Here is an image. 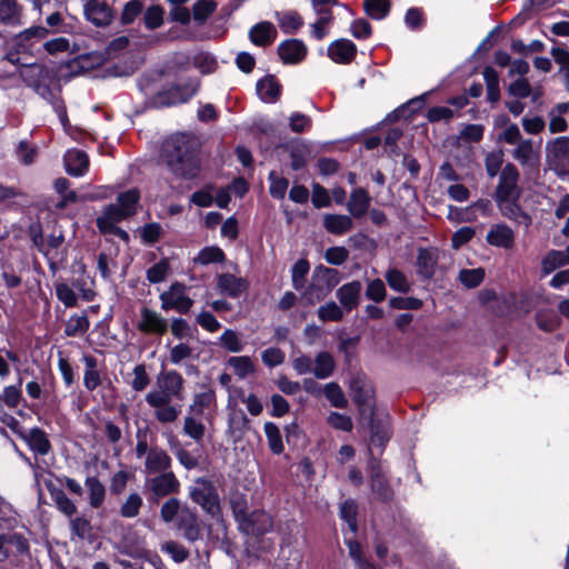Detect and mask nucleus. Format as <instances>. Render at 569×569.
Segmentation results:
<instances>
[{
	"instance_id": "obj_63",
	"label": "nucleus",
	"mask_w": 569,
	"mask_h": 569,
	"mask_svg": "<svg viewBox=\"0 0 569 569\" xmlns=\"http://www.w3.org/2000/svg\"><path fill=\"white\" fill-rule=\"evenodd\" d=\"M311 201L316 208H326L330 206L331 199L327 189L319 183H313Z\"/></svg>"
},
{
	"instance_id": "obj_60",
	"label": "nucleus",
	"mask_w": 569,
	"mask_h": 569,
	"mask_svg": "<svg viewBox=\"0 0 569 569\" xmlns=\"http://www.w3.org/2000/svg\"><path fill=\"white\" fill-rule=\"evenodd\" d=\"M291 365L293 370L300 376L312 373L313 360L307 355L297 353L292 356Z\"/></svg>"
},
{
	"instance_id": "obj_55",
	"label": "nucleus",
	"mask_w": 569,
	"mask_h": 569,
	"mask_svg": "<svg viewBox=\"0 0 569 569\" xmlns=\"http://www.w3.org/2000/svg\"><path fill=\"white\" fill-rule=\"evenodd\" d=\"M357 506L352 500H347L341 505L340 516L348 523V527L352 533L357 531Z\"/></svg>"
},
{
	"instance_id": "obj_42",
	"label": "nucleus",
	"mask_w": 569,
	"mask_h": 569,
	"mask_svg": "<svg viewBox=\"0 0 569 569\" xmlns=\"http://www.w3.org/2000/svg\"><path fill=\"white\" fill-rule=\"evenodd\" d=\"M73 47L74 46L69 41V39L63 37L54 38L43 43L44 50L52 56L59 53H73Z\"/></svg>"
},
{
	"instance_id": "obj_2",
	"label": "nucleus",
	"mask_w": 569,
	"mask_h": 569,
	"mask_svg": "<svg viewBox=\"0 0 569 569\" xmlns=\"http://www.w3.org/2000/svg\"><path fill=\"white\" fill-rule=\"evenodd\" d=\"M164 158L172 173L193 178L199 171V160L196 154L194 143L186 136H177L164 144Z\"/></svg>"
},
{
	"instance_id": "obj_23",
	"label": "nucleus",
	"mask_w": 569,
	"mask_h": 569,
	"mask_svg": "<svg viewBox=\"0 0 569 569\" xmlns=\"http://www.w3.org/2000/svg\"><path fill=\"white\" fill-rule=\"evenodd\" d=\"M217 283L222 293L232 298L240 296L248 288V282L244 279L230 273L219 276Z\"/></svg>"
},
{
	"instance_id": "obj_14",
	"label": "nucleus",
	"mask_w": 569,
	"mask_h": 569,
	"mask_svg": "<svg viewBox=\"0 0 569 569\" xmlns=\"http://www.w3.org/2000/svg\"><path fill=\"white\" fill-rule=\"evenodd\" d=\"M547 158L555 168L565 167L569 161V138L558 137L548 142Z\"/></svg>"
},
{
	"instance_id": "obj_31",
	"label": "nucleus",
	"mask_w": 569,
	"mask_h": 569,
	"mask_svg": "<svg viewBox=\"0 0 569 569\" xmlns=\"http://www.w3.org/2000/svg\"><path fill=\"white\" fill-rule=\"evenodd\" d=\"M257 92L261 100L273 102L280 94V87L273 77H267L258 81Z\"/></svg>"
},
{
	"instance_id": "obj_13",
	"label": "nucleus",
	"mask_w": 569,
	"mask_h": 569,
	"mask_svg": "<svg viewBox=\"0 0 569 569\" xmlns=\"http://www.w3.org/2000/svg\"><path fill=\"white\" fill-rule=\"evenodd\" d=\"M149 486L152 493L157 498L166 497L171 493H177L180 488V482L171 471H164L149 480Z\"/></svg>"
},
{
	"instance_id": "obj_22",
	"label": "nucleus",
	"mask_w": 569,
	"mask_h": 569,
	"mask_svg": "<svg viewBox=\"0 0 569 569\" xmlns=\"http://www.w3.org/2000/svg\"><path fill=\"white\" fill-rule=\"evenodd\" d=\"M22 10L17 0H0V24L18 27L21 21Z\"/></svg>"
},
{
	"instance_id": "obj_28",
	"label": "nucleus",
	"mask_w": 569,
	"mask_h": 569,
	"mask_svg": "<svg viewBox=\"0 0 569 569\" xmlns=\"http://www.w3.org/2000/svg\"><path fill=\"white\" fill-rule=\"evenodd\" d=\"M438 261L433 249H420L417 257L418 272L426 278L432 277Z\"/></svg>"
},
{
	"instance_id": "obj_49",
	"label": "nucleus",
	"mask_w": 569,
	"mask_h": 569,
	"mask_svg": "<svg viewBox=\"0 0 569 569\" xmlns=\"http://www.w3.org/2000/svg\"><path fill=\"white\" fill-rule=\"evenodd\" d=\"M485 278V271L481 268L463 269L459 272V280L467 288H475L481 283Z\"/></svg>"
},
{
	"instance_id": "obj_12",
	"label": "nucleus",
	"mask_w": 569,
	"mask_h": 569,
	"mask_svg": "<svg viewBox=\"0 0 569 569\" xmlns=\"http://www.w3.org/2000/svg\"><path fill=\"white\" fill-rule=\"evenodd\" d=\"M240 526L247 533L259 536L269 532L273 527V522L270 515L259 510L243 516Z\"/></svg>"
},
{
	"instance_id": "obj_37",
	"label": "nucleus",
	"mask_w": 569,
	"mask_h": 569,
	"mask_svg": "<svg viewBox=\"0 0 569 569\" xmlns=\"http://www.w3.org/2000/svg\"><path fill=\"white\" fill-rule=\"evenodd\" d=\"M223 259V251L217 246H211L200 250L198 256L193 259V262L196 264L207 266L214 262H221Z\"/></svg>"
},
{
	"instance_id": "obj_9",
	"label": "nucleus",
	"mask_w": 569,
	"mask_h": 569,
	"mask_svg": "<svg viewBox=\"0 0 569 569\" xmlns=\"http://www.w3.org/2000/svg\"><path fill=\"white\" fill-rule=\"evenodd\" d=\"M126 217H128L127 209H121L120 206L110 204L103 210L102 214L97 218V227L102 233L116 234L123 241H128L129 234L116 226L117 222Z\"/></svg>"
},
{
	"instance_id": "obj_26",
	"label": "nucleus",
	"mask_w": 569,
	"mask_h": 569,
	"mask_svg": "<svg viewBox=\"0 0 569 569\" xmlns=\"http://www.w3.org/2000/svg\"><path fill=\"white\" fill-rule=\"evenodd\" d=\"M335 369L336 361L329 352L321 351L316 355L312 366V375L317 379L329 378L333 373Z\"/></svg>"
},
{
	"instance_id": "obj_52",
	"label": "nucleus",
	"mask_w": 569,
	"mask_h": 569,
	"mask_svg": "<svg viewBox=\"0 0 569 569\" xmlns=\"http://www.w3.org/2000/svg\"><path fill=\"white\" fill-rule=\"evenodd\" d=\"M142 498L138 493H131L121 506L120 513L124 518H133L139 513Z\"/></svg>"
},
{
	"instance_id": "obj_58",
	"label": "nucleus",
	"mask_w": 569,
	"mask_h": 569,
	"mask_svg": "<svg viewBox=\"0 0 569 569\" xmlns=\"http://www.w3.org/2000/svg\"><path fill=\"white\" fill-rule=\"evenodd\" d=\"M503 162V152L496 150L487 154L485 160L486 171L490 178H493L499 172Z\"/></svg>"
},
{
	"instance_id": "obj_34",
	"label": "nucleus",
	"mask_w": 569,
	"mask_h": 569,
	"mask_svg": "<svg viewBox=\"0 0 569 569\" xmlns=\"http://www.w3.org/2000/svg\"><path fill=\"white\" fill-rule=\"evenodd\" d=\"M86 487L89 495V503L92 508H99L104 501V486L94 477L86 479Z\"/></svg>"
},
{
	"instance_id": "obj_29",
	"label": "nucleus",
	"mask_w": 569,
	"mask_h": 569,
	"mask_svg": "<svg viewBox=\"0 0 569 569\" xmlns=\"http://www.w3.org/2000/svg\"><path fill=\"white\" fill-rule=\"evenodd\" d=\"M227 365L239 379H244L256 372V365L248 356L230 357L227 360Z\"/></svg>"
},
{
	"instance_id": "obj_1",
	"label": "nucleus",
	"mask_w": 569,
	"mask_h": 569,
	"mask_svg": "<svg viewBox=\"0 0 569 569\" xmlns=\"http://www.w3.org/2000/svg\"><path fill=\"white\" fill-rule=\"evenodd\" d=\"M183 379L177 371H161L157 376L156 388L146 395L147 403L154 409V417L161 423L177 420L181 410L171 405L173 398H181Z\"/></svg>"
},
{
	"instance_id": "obj_61",
	"label": "nucleus",
	"mask_w": 569,
	"mask_h": 569,
	"mask_svg": "<svg viewBox=\"0 0 569 569\" xmlns=\"http://www.w3.org/2000/svg\"><path fill=\"white\" fill-rule=\"evenodd\" d=\"M183 431L193 440L199 441L204 435V426L202 422L196 420L193 417H186L183 423Z\"/></svg>"
},
{
	"instance_id": "obj_32",
	"label": "nucleus",
	"mask_w": 569,
	"mask_h": 569,
	"mask_svg": "<svg viewBox=\"0 0 569 569\" xmlns=\"http://www.w3.org/2000/svg\"><path fill=\"white\" fill-rule=\"evenodd\" d=\"M26 440L30 448L39 455H47L50 450V442L47 435L38 428L31 429L26 435Z\"/></svg>"
},
{
	"instance_id": "obj_7",
	"label": "nucleus",
	"mask_w": 569,
	"mask_h": 569,
	"mask_svg": "<svg viewBox=\"0 0 569 569\" xmlns=\"http://www.w3.org/2000/svg\"><path fill=\"white\" fill-rule=\"evenodd\" d=\"M159 298L161 308L164 311L176 310L179 313H187L193 303L192 299L187 293V287L180 282H173Z\"/></svg>"
},
{
	"instance_id": "obj_18",
	"label": "nucleus",
	"mask_w": 569,
	"mask_h": 569,
	"mask_svg": "<svg viewBox=\"0 0 569 569\" xmlns=\"http://www.w3.org/2000/svg\"><path fill=\"white\" fill-rule=\"evenodd\" d=\"M198 90L197 81H191L183 88L177 87L167 93H161L158 97V103L161 106L177 104L190 99Z\"/></svg>"
},
{
	"instance_id": "obj_16",
	"label": "nucleus",
	"mask_w": 569,
	"mask_h": 569,
	"mask_svg": "<svg viewBox=\"0 0 569 569\" xmlns=\"http://www.w3.org/2000/svg\"><path fill=\"white\" fill-rule=\"evenodd\" d=\"M357 48L348 39H339L328 47V56L336 63H349L356 56Z\"/></svg>"
},
{
	"instance_id": "obj_27",
	"label": "nucleus",
	"mask_w": 569,
	"mask_h": 569,
	"mask_svg": "<svg viewBox=\"0 0 569 569\" xmlns=\"http://www.w3.org/2000/svg\"><path fill=\"white\" fill-rule=\"evenodd\" d=\"M249 36L254 44L267 46L276 39L277 30L272 23L263 21L253 26Z\"/></svg>"
},
{
	"instance_id": "obj_20",
	"label": "nucleus",
	"mask_w": 569,
	"mask_h": 569,
	"mask_svg": "<svg viewBox=\"0 0 569 569\" xmlns=\"http://www.w3.org/2000/svg\"><path fill=\"white\" fill-rule=\"evenodd\" d=\"M64 166L69 174L80 177L89 167V158L81 150H68L64 154Z\"/></svg>"
},
{
	"instance_id": "obj_62",
	"label": "nucleus",
	"mask_w": 569,
	"mask_h": 569,
	"mask_svg": "<svg viewBox=\"0 0 569 569\" xmlns=\"http://www.w3.org/2000/svg\"><path fill=\"white\" fill-rule=\"evenodd\" d=\"M161 550L168 553L176 562H182L188 557L187 549L176 542V541H167L161 546Z\"/></svg>"
},
{
	"instance_id": "obj_35",
	"label": "nucleus",
	"mask_w": 569,
	"mask_h": 569,
	"mask_svg": "<svg viewBox=\"0 0 569 569\" xmlns=\"http://www.w3.org/2000/svg\"><path fill=\"white\" fill-rule=\"evenodd\" d=\"M90 322L86 315H72L66 322L64 333L67 337H76L86 333Z\"/></svg>"
},
{
	"instance_id": "obj_57",
	"label": "nucleus",
	"mask_w": 569,
	"mask_h": 569,
	"mask_svg": "<svg viewBox=\"0 0 569 569\" xmlns=\"http://www.w3.org/2000/svg\"><path fill=\"white\" fill-rule=\"evenodd\" d=\"M168 271L169 262L163 259L147 270V279L151 283H159L166 279Z\"/></svg>"
},
{
	"instance_id": "obj_47",
	"label": "nucleus",
	"mask_w": 569,
	"mask_h": 569,
	"mask_svg": "<svg viewBox=\"0 0 569 569\" xmlns=\"http://www.w3.org/2000/svg\"><path fill=\"white\" fill-rule=\"evenodd\" d=\"M318 317L321 321H339L343 317V309L330 301L318 309Z\"/></svg>"
},
{
	"instance_id": "obj_53",
	"label": "nucleus",
	"mask_w": 569,
	"mask_h": 569,
	"mask_svg": "<svg viewBox=\"0 0 569 569\" xmlns=\"http://www.w3.org/2000/svg\"><path fill=\"white\" fill-rule=\"evenodd\" d=\"M270 187L269 191L273 198L283 199L289 186V181L286 178L278 176L276 172H271L269 176Z\"/></svg>"
},
{
	"instance_id": "obj_64",
	"label": "nucleus",
	"mask_w": 569,
	"mask_h": 569,
	"mask_svg": "<svg viewBox=\"0 0 569 569\" xmlns=\"http://www.w3.org/2000/svg\"><path fill=\"white\" fill-rule=\"evenodd\" d=\"M138 200H139V193L136 189L122 192L118 197V201H119L121 209H127L128 216H131L136 212V204H137Z\"/></svg>"
},
{
	"instance_id": "obj_24",
	"label": "nucleus",
	"mask_w": 569,
	"mask_h": 569,
	"mask_svg": "<svg viewBox=\"0 0 569 569\" xmlns=\"http://www.w3.org/2000/svg\"><path fill=\"white\" fill-rule=\"evenodd\" d=\"M361 291V284L359 281H351L349 283L343 284L337 291V298L339 299L342 307L350 311L353 309L359 301V296Z\"/></svg>"
},
{
	"instance_id": "obj_8",
	"label": "nucleus",
	"mask_w": 569,
	"mask_h": 569,
	"mask_svg": "<svg viewBox=\"0 0 569 569\" xmlns=\"http://www.w3.org/2000/svg\"><path fill=\"white\" fill-rule=\"evenodd\" d=\"M190 497L196 503L200 505L201 508L211 516L219 513L220 506L218 495L209 481L198 479L194 486L190 488Z\"/></svg>"
},
{
	"instance_id": "obj_36",
	"label": "nucleus",
	"mask_w": 569,
	"mask_h": 569,
	"mask_svg": "<svg viewBox=\"0 0 569 569\" xmlns=\"http://www.w3.org/2000/svg\"><path fill=\"white\" fill-rule=\"evenodd\" d=\"M263 429L270 450L274 455H280L283 451V443L280 429L273 422H266Z\"/></svg>"
},
{
	"instance_id": "obj_48",
	"label": "nucleus",
	"mask_w": 569,
	"mask_h": 569,
	"mask_svg": "<svg viewBox=\"0 0 569 569\" xmlns=\"http://www.w3.org/2000/svg\"><path fill=\"white\" fill-rule=\"evenodd\" d=\"M220 345L230 352H240L243 349V343L239 335L230 329L223 331L219 338Z\"/></svg>"
},
{
	"instance_id": "obj_6",
	"label": "nucleus",
	"mask_w": 569,
	"mask_h": 569,
	"mask_svg": "<svg viewBox=\"0 0 569 569\" xmlns=\"http://www.w3.org/2000/svg\"><path fill=\"white\" fill-rule=\"evenodd\" d=\"M49 34V30L42 26H33L30 27L20 33H18L13 39V49L14 51H10L7 54V60L12 64H21L28 66L27 62H22L19 54L28 53L30 56L33 54L34 46L47 38Z\"/></svg>"
},
{
	"instance_id": "obj_45",
	"label": "nucleus",
	"mask_w": 569,
	"mask_h": 569,
	"mask_svg": "<svg viewBox=\"0 0 569 569\" xmlns=\"http://www.w3.org/2000/svg\"><path fill=\"white\" fill-rule=\"evenodd\" d=\"M56 295L58 299L67 307L77 306L78 299L76 291L72 287H70L66 282H57L56 283Z\"/></svg>"
},
{
	"instance_id": "obj_17",
	"label": "nucleus",
	"mask_w": 569,
	"mask_h": 569,
	"mask_svg": "<svg viewBox=\"0 0 569 569\" xmlns=\"http://www.w3.org/2000/svg\"><path fill=\"white\" fill-rule=\"evenodd\" d=\"M278 53L284 63H298L306 57L307 47L301 40L290 39L278 47Z\"/></svg>"
},
{
	"instance_id": "obj_38",
	"label": "nucleus",
	"mask_w": 569,
	"mask_h": 569,
	"mask_svg": "<svg viewBox=\"0 0 569 569\" xmlns=\"http://www.w3.org/2000/svg\"><path fill=\"white\" fill-rule=\"evenodd\" d=\"M567 264L568 263L561 250H551L543 257L541 261V269L545 274H549L556 269Z\"/></svg>"
},
{
	"instance_id": "obj_10",
	"label": "nucleus",
	"mask_w": 569,
	"mask_h": 569,
	"mask_svg": "<svg viewBox=\"0 0 569 569\" xmlns=\"http://www.w3.org/2000/svg\"><path fill=\"white\" fill-rule=\"evenodd\" d=\"M83 14L96 27L108 26L113 18L112 9L104 0H84Z\"/></svg>"
},
{
	"instance_id": "obj_33",
	"label": "nucleus",
	"mask_w": 569,
	"mask_h": 569,
	"mask_svg": "<svg viewBox=\"0 0 569 569\" xmlns=\"http://www.w3.org/2000/svg\"><path fill=\"white\" fill-rule=\"evenodd\" d=\"M83 362L86 365L83 385L92 391L101 383L100 373L97 370V360L91 356H84Z\"/></svg>"
},
{
	"instance_id": "obj_56",
	"label": "nucleus",
	"mask_w": 569,
	"mask_h": 569,
	"mask_svg": "<svg viewBox=\"0 0 569 569\" xmlns=\"http://www.w3.org/2000/svg\"><path fill=\"white\" fill-rule=\"evenodd\" d=\"M143 9V4L139 0H130L128 1L121 13V22L124 24L132 23L136 18L141 13Z\"/></svg>"
},
{
	"instance_id": "obj_11",
	"label": "nucleus",
	"mask_w": 569,
	"mask_h": 569,
	"mask_svg": "<svg viewBox=\"0 0 569 569\" xmlns=\"http://www.w3.org/2000/svg\"><path fill=\"white\" fill-rule=\"evenodd\" d=\"M139 331L143 333L163 335L168 329V321L158 312L142 308L140 311V320L137 323Z\"/></svg>"
},
{
	"instance_id": "obj_41",
	"label": "nucleus",
	"mask_w": 569,
	"mask_h": 569,
	"mask_svg": "<svg viewBox=\"0 0 569 569\" xmlns=\"http://www.w3.org/2000/svg\"><path fill=\"white\" fill-rule=\"evenodd\" d=\"M278 22L284 33H295L303 23L301 17L293 11L278 14Z\"/></svg>"
},
{
	"instance_id": "obj_46",
	"label": "nucleus",
	"mask_w": 569,
	"mask_h": 569,
	"mask_svg": "<svg viewBox=\"0 0 569 569\" xmlns=\"http://www.w3.org/2000/svg\"><path fill=\"white\" fill-rule=\"evenodd\" d=\"M51 497L57 508L66 516L71 517L77 512L76 505L66 496L62 490H52Z\"/></svg>"
},
{
	"instance_id": "obj_59",
	"label": "nucleus",
	"mask_w": 569,
	"mask_h": 569,
	"mask_svg": "<svg viewBox=\"0 0 569 569\" xmlns=\"http://www.w3.org/2000/svg\"><path fill=\"white\" fill-rule=\"evenodd\" d=\"M163 22V9L160 6H151L144 12V23L148 29H157Z\"/></svg>"
},
{
	"instance_id": "obj_50",
	"label": "nucleus",
	"mask_w": 569,
	"mask_h": 569,
	"mask_svg": "<svg viewBox=\"0 0 569 569\" xmlns=\"http://www.w3.org/2000/svg\"><path fill=\"white\" fill-rule=\"evenodd\" d=\"M180 527L183 529L184 537L188 540L194 541L199 538V528L193 513L188 512L187 515H182L180 519Z\"/></svg>"
},
{
	"instance_id": "obj_15",
	"label": "nucleus",
	"mask_w": 569,
	"mask_h": 569,
	"mask_svg": "<svg viewBox=\"0 0 569 569\" xmlns=\"http://www.w3.org/2000/svg\"><path fill=\"white\" fill-rule=\"evenodd\" d=\"M486 240L490 246L511 249L515 244V232L507 224L497 223L491 226Z\"/></svg>"
},
{
	"instance_id": "obj_25",
	"label": "nucleus",
	"mask_w": 569,
	"mask_h": 569,
	"mask_svg": "<svg viewBox=\"0 0 569 569\" xmlns=\"http://www.w3.org/2000/svg\"><path fill=\"white\" fill-rule=\"evenodd\" d=\"M369 206L370 197L368 192L362 188H357L350 194V199L347 203V209L351 216L358 218L366 214Z\"/></svg>"
},
{
	"instance_id": "obj_19",
	"label": "nucleus",
	"mask_w": 569,
	"mask_h": 569,
	"mask_svg": "<svg viewBox=\"0 0 569 569\" xmlns=\"http://www.w3.org/2000/svg\"><path fill=\"white\" fill-rule=\"evenodd\" d=\"M171 466V458L169 455L159 448H151L146 457V471L148 473L164 472Z\"/></svg>"
},
{
	"instance_id": "obj_43",
	"label": "nucleus",
	"mask_w": 569,
	"mask_h": 569,
	"mask_svg": "<svg viewBox=\"0 0 569 569\" xmlns=\"http://www.w3.org/2000/svg\"><path fill=\"white\" fill-rule=\"evenodd\" d=\"M309 268V263L305 259H300L293 264L291 269V281L296 290H301L303 288Z\"/></svg>"
},
{
	"instance_id": "obj_30",
	"label": "nucleus",
	"mask_w": 569,
	"mask_h": 569,
	"mask_svg": "<svg viewBox=\"0 0 569 569\" xmlns=\"http://www.w3.org/2000/svg\"><path fill=\"white\" fill-rule=\"evenodd\" d=\"M323 226L330 233L343 234L352 228V220L346 214H326Z\"/></svg>"
},
{
	"instance_id": "obj_44",
	"label": "nucleus",
	"mask_w": 569,
	"mask_h": 569,
	"mask_svg": "<svg viewBox=\"0 0 569 569\" xmlns=\"http://www.w3.org/2000/svg\"><path fill=\"white\" fill-rule=\"evenodd\" d=\"M191 358H193V348L187 343L180 342L169 350V359L173 365H181Z\"/></svg>"
},
{
	"instance_id": "obj_40",
	"label": "nucleus",
	"mask_w": 569,
	"mask_h": 569,
	"mask_svg": "<svg viewBox=\"0 0 569 569\" xmlns=\"http://www.w3.org/2000/svg\"><path fill=\"white\" fill-rule=\"evenodd\" d=\"M323 393L333 407H336V408H346L347 407L348 400L338 383L329 382V383L325 385Z\"/></svg>"
},
{
	"instance_id": "obj_4",
	"label": "nucleus",
	"mask_w": 569,
	"mask_h": 569,
	"mask_svg": "<svg viewBox=\"0 0 569 569\" xmlns=\"http://www.w3.org/2000/svg\"><path fill=\"white\" fill-rule=\"evenodd\" d=\"M352 399L359 407L360 416L365 419H369L370 430H371V441L382 443L389 438V433L387 430H382L381 435L378 430H376V426L373 423V392L369 385L365 383L361 380H353L350 385Z\"/></svg>"
},
{
	"instance_id": "obj_39",
	"label": "nucleus",
	"mask_w": 569,
	"mask_h": 569,
	"mask_svg": "<svg viewBox=\"0 0 569 569\" xmlns=\"http://www.w3.org/2000/svg\"><path fill=\"white\" fill-rule=\"evenodd\" d=\"M365 11L376 20L383 19L390 10L389 0H363Z\"/></svg>"
},
{
	"instance_id": "obj_5",
	"label": "nucleus",
	"mask_w": 569,
	"mask_h": 569,
	"mask_svg": "<svg viewBox=\"0 0 569 569\" xmlns=\"http://www.w3.org/2000/svg\"><path fill=\"white\" fill-rule=\"evenodd\" d=\"M338 272L326 267L316 268L312 281L303 292V300L307 305H315L323 300L338 283Z\"/></svg>"
},
{
	"instance_id": "obj_3",
	"label": "nucleus",
	"mask_w": 569,
	"mask_h": 569,
	"mask_svg": "<svg viewBox=\"0 0 569 569\" xmlns=\"http://www.w3.org/2000/svg\"><path fill=\"white\" fill-rule=\"evenodd\" d=\"M519 172L512 163L506 164L500 173L499 182L495 192V200L497 206L508 219L518 220L523 218L526 222H529V218L522 213L518 199L521 190L518 187Z\"/></svg>"
},
{
	"instance_id": "obj_51",
	"label": "nucleus",
	"mask_w": 569,
	"mask_h": 569,
	"mask_svg": "<svg viewBox=\"0 0 569 569\" xmlns=\"http://www.w3.org/2000/svg\"><path fill=\"white\" fill-rule=\"evenodd\" d=\"M386 279L390 288L396 291L406 292L409 290V282L407 278L397 269H390L386 274Z\"/></svg>"
},
{
	"instance_id": "obj_21",
	"label": "nucleus",
	"mask_w": 569,
	"mask_h": 569,
	"mask_svg": "<svg viewBox=\"0 0 569 569\" xmlns=\"http://www.w3.org/2000/svg\"><path fill=\"white\" fill-rule=\"evenodd\" d=\"M512 157L521 164L533 167L539 161V151L535 149L533 143L529 139H523L516 143Z\"/></svg>"
},
{
	"instance_id": "obj_54",
	"label": "nucleus",
	"mask_w": 569,
	"mask_h": 569,
	"mask_svg": "<svg viewBox=\"0 0 569 569\" xmlns=\"http://www.w3.org/2000/svg\"><path fill=\"white\" fill-rule=\"evenodd\" d=\"M284 359V352L277 347L267 348L261 352V360L269 368L282 365Z\"/></svg>"
}]
</instances>
